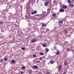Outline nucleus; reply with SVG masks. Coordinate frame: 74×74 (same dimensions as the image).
<instances>
[{
	"instance_id": "1",
	"label": "nucleus",
	"mask_w": 74,
	"mask_h": 74,
	"mask_svg": "<svg viewBox=\"0 0 74 74\" xmlns=\"http://www.w3.org/2000/svg\"><path fill=\"white\" fill-rule=\"evenodd\" d=\"M43 17L42 16V14H40V15H38V14H37V15H38L39 18H44V17H45V16H47L48 14V13H46V12H43Z\"/></svg>"
},
{
	"instance_id": "2",
	"label": "nucleus",
	"mask_w": 74,
	"mask_h": 74,
	"mask_svg": "<svg viewBox=\"0 0 74 74\" xmlns=\"http://www.w3.org/2000/svg\"><path fill=\"white\" fill-rule=\"evenodd\" d=\"M25 18L26 19H33V17L32 16H29L26 15L25 16Z\"/></svg>"
},
{
	"instance_id": "3",
	"label": "nucleus",
	"mask_w": 74,
	"mask_h": 74,
	"mask_svg": "<svg viewBox=\"0 0 74 74\" xmlns=\"http://www.w3.org/2000/svg\"><path fill=\"white\" fill-rule=\"evenodd\" d=\"M37 41V39L36 38L33 39L32 40H31V42H36Z\"/></svg>"
},
{
	"instance_id": "4",
	"label": "nucleus",
	"mask_w": 74,
	"mask_h": 74,
	"mask_svg": "<svg viewBox=\"0 0 74 74\" xmlns=\"http://www.w3.org/2000/svg\"><path fill=\"white\" fill-rule=\"evenodd\" d=\"M10 62L12 64L15 63V60L14 59H13L10 61Z\"/></svg>"
},
{
	"instance_id": "5",
	"label": "nucleus",
	"mask_w": 74,
	"mask_h": 74,
	"mask_svg": "<svg viewBox=\"0 0 74 74\" xmlns=\"http://www.w3.org/2000/svg\"><path fill=\"white\" fill-rule=\"evenodd\" d=\"M61 67H62V66L61 65H60L58 70V71H59V72H60V71H61Z\"/></svg>"
},
{
	"instance_id": "6",
	"label": "nucleus",
	"mask_w": 74,
	"mask_h": 74,
	"mask_svg": "<svg viewBox=\"0 0 74 74\" xmlns=\"http://www.w3.org/2000/svg\"><path fill=\"white\" fill-rule=\"evenodd\" d=\"M55 53H56V55H59V54L60 53V51H58L57 52H55Z\"/></svg>"
},
{
	"instance_id": "7",
	"label": "nucleus",
	"mask_w": 74,
	"mask_h": 74,
	"mask_svg": "<svg viewBox=\"0 0 74 74\" xmlns=\"http://www.w3.org/2000/svg\"><path fill=\"white\" fill-rule=\"evenodd\" d=\"M62 7L64 9H66V8H67V6L66 5H62Z\"/></svg>"
},
{
	"instance_id": "8",
	"label": "nucleus",
	"mask_w": 74,
	"mask_h": 74,
	"mask_svg": "<svg viewBox=\"0 0 74 74\" xmlns=\"http://www.w3.org/2000/svg\"><path fill=\"white\" fill-rule=\"evenodd\" d=\"M63 22V20H62L61 21H58V23H60V24L62 23V24Z\"/></svg>"
},
{
	"instance_id": "9",
	"label": "nucleus",
	"mask_w": 74,
	"mask_h": 74,
	"mask_svg": "<svg viewBox=\"0 0 74 74\" xmlns=\"http://www.w3.org/2000/svg\"><path fill=\"white\" fill-rule=\"evenodd\" d=\"M32 72L33 71H32V70H29L28 73L29 74H32Z\"/></svg>"
},
{
	"instance_id": "10",
	"label": "nucleus",
	"mask_w": 74,
	"mask_h": 74,
	"mask_svg": "<svg viewBox=\"0 0 74 74\" xmlns=\"http://www.w3.org/2000/svg\"><path fill=\"white\" fill-rule=\"evenodd\" d=\"M48 3H49V1L46 2H45V3L44 4L45 5V6L47 5L48 4Z\"/></svg>"
},
{
	"instance_id": "11",
	"label": "nucleus",
	"mask_w": 74,
	"mask_h": 74,
	"mask_svg": "<svg viewBox=\"0 0 74 74\" xmlns=\"http://www.w3.org/2000/svg\"><path fill=\"white\" fill-rule=\"evenodd\" d=\"M60 11L61 12H64V10L63 9H60Z\"/></svg>"
},
{
	"instance_id": "12",
	"label": "nucleus",
	"mask_w": 74,
	"mask_h": 74,
	"mask_svg": "<svg viewBox=\"0 0 74 74\" xmlns=\"http://www.w3.org/2000/svg\"><path fill=\"white\" fill-rule=\"evenodd\" d=\"M55 61H53L52 60H51L50 61V63L51 64H53L54 62H55Z\"/></svg>"
},
{
	"instance_id": "13",
	"label": "nucleus",
	"mask_w": 74,
	"mask_h": 74,
	"mask_svg": "<svg viewBox=\"0 0 74 74\" xmlns=\"http://www.w3.org/2000/svg\"><path fill=\"white\" fill-rule=\"evenodd\" d=\"M33 67L35 69H37L38 68V67L34 65L33 66Z\"/></svg>"
},
{
	"instance_id": "14",
	"label": "nucleus",
	"mask_w": 74,
	"mask_h": 74,
	"mask_svg": "<svg viewBox=\"0 0 74 74\" xmlns=\"http://www.w3.org/2000/svg\"><path fill=\"white\" fill-rule=\"evenodd\" d=\"M37 11L36 10H35L34 11V12H33L32 13V14H37Z\"/></svg>"
},
{
	"instance_id": "15",
	"label": "nucleus",
	"mask_w": 74,
	"mask_h": 74,
	"mask_svg": "<svg viewBox=\"0 0 74 74\" xmlns=\"http://www.w3.org/2000/svg\"><path fill=\"white\" fill-rule=\"evenodd\" d=\"M42 46L44 47H47V44H43L42 45Z\"/></svg>"
},
{
	"instance_id": "16",
	"label": "nucleus",
	"mask_w": 74,
	"mask_h": 74,
	"mask_svg": "<svg viewBox=\"0 0 74 74\" xmlns=\"http://www.w3.org/2000/svg\"><path fill=\"white\" fill-rule=\"evenodd\" d=\"M42 27H45L46 26V24L43 23L42 24Z\"/></svg>"
},
{
	"instance_id": "17",
	"label": "nucleus",
	"mask_w": 74,
	"mask_h": 74,
	"mask_svg": "<svg viewBox=\"0 0 74 74\" xmlns=\"http://www.w3.org/2000/svg\"><path fill=\"white\" fill-rule=\"evenodd\" d=\"M69 6H70L71 7H73L74 6V5L73 4H69Z\"/></svg>"
},
{
	"instance_id": "18",
	"label": "nucleus",
	"mask_w": 74,
	"mask_h": 74,
	"mask_svg": "<svg viewBox=\"0 0 74 74\" xmlns=\"http://www.w3.org/2000/svg\"><path fill=\"white\" fill-rule=\"evenodd\" d=\"M64 32L65 33H68V31H67V30L66 29L65 30Z\"/></svg>"
},
{
	"instance_id": "19",
	"label": "nucleus",
	"mask_w": 74,
	"mask_h": 74,
	"mask_svg": "<svg viewBox=\"0 0 74 74\" xmlns=\"http://www.w3.org/2000/svg\"><path fill=\"white\" fill-rule=\"evenodd\" d=\"M52 15L53 16H54V17H56V15L55 14H53Z\"/></svg>"
},
{
	"instance_id": "20",
	"label": "nucleus",
	"mask_w": 74,
	"mask_h": 74,
	"mask_svg": "<svg viewBox=\"0 0 74 74\" xmlns=\"http://www.w3.org/2000/svg\"><path fill=\"white\" fill-rule=\"evenodd\" d=\"M4 61H5V62H7V61L8 59L6 58H4Z\"/></svg>"
},
{
	"instance_id": "21",
	"label": "nucleus",
	"mask_w": 74,
	"mask_h": 74,
	"mask_svg": "<svg viewBox=\"0 0 74 74\" xmlns=\"http://www.w3.org/2000/svg\"><path fill=\"white\" fill-rule=\"evenodd\" d=\"M21 68L22 70H25V67L24 66H23L21 67Z\"/></svg>"
},
{
	"instance_id": "22",
	"label": "nucleus",
	"mask_w": 74,
	"mask_h": 74,
	"mask_svg": "<svg viewBox=\"0 0 74 74\" xmlns=\"http://www.w3.org/2000/svg\"><path fill=\"white\" fill-rule=\"evenodd\" d=\"M49 49H48L47 48H46V52H48L49 51Z\"/></svg>"
},
{
	"instance_id": "23",
	"label": "nucleus",
	"mask_w": 74,
	"mask_h": 74,
	"mask_svg": "<svg viewBox=\"0 0 74 74\" xmlns=\"http://www.w3.org/2000/svg\"><path fill=\"white\" fill-rule=\"evenodd\" d=\"M39 54L41 55H44V53H39Z\"/></svg>"
},
{
	"instance_id": "24",
	"label": "nucleus",
	"mask_w": 74,
	"mask_h": 74,
	"mask_svg": "<svg viewBox=\"0 0 74 74\" xmlns=\"http://www.w3.org/2000/svg\"><path fill=\"white\" fill-rule=\"evenodd\" d=\"M2 62H4V61H3V59H2L0 61V63H2Z\"/></svg>"
},
{
	"instance_id": "25",
	"label": "nucleus",
	"mask_w": 74,
	"mask_h": 74,
	"mask_svg": "<svg viewBox=\"0 0 74 74\" xmlns=\"http://www.w3.org/2000/svg\"><path fill=\"white\" fill-rule=\"evenodd\" d=\"M68 1L69 4L71 3V1H70V0H68Z\"/></svg>"
},
{
	"instance_id": "26",
	"label": "nucleus",
	"mask_w": 74,
	"mask_h": 74,
	"mask_svg": "<svg viewBox=\"0 0 74 74\" xmlns=\"http://www.w3.org/2000/svg\"><path fill=\"white\" fill-rule=\"evenodd\" d=\"M33 58H36V54L33 55Z\"/></svg>"
},
{
	"instance_id": "27",
	"label": "nucleus",
	"mask_w": 74,
	"mask_h": 74,
	"mask_svg": "<svg viewBox=\"0 0 74 74\" xmlns=\"http://www.w3.org/2000/svg\"><path fill=\"white\" fill-rule=\"evenodd\" d=\"M39 60H43V59H42V57L39 58Z\"/></svg>"
},
{
	"instance_id": "28",
	"label": "nucleus",
	"mask_w": 74,
	"mask_h": 74,
	"mask_svg": "<svg viewBox=\"0 0 74 74\" xmlns=\"http://www.w3.org/2000/svg\"><path fill=\"white\" fill-rule=\"evenodd\" d=\"M22 50H23V51H25V48L24 47H22L21 48Z\"/></svg>"
},
{
	"instance_id": "29",
	"label": "nucleus",
	"mask_w": 74,
	"mask_h": 74,
	"mask_svg": "<svg viewBox=\"0 0 74 74\" xmlns=\"http://www.w3.org/2000/svg\"><path fill=\"white\" fill-rule=\"evenodd\" d=\"M54 49L55 50H56L57 49V47L56 46H54Z\"/></svg>"
},
{
	"instance_id": "30",
	"label": "nucleus",
	"mask_w": 74,
	"mask_h": 74,
	"mask_svg": "<svg viewBox=\"0 0 74 74\" xmlns=\"http://www.w3.org/2000/svg\"><path fill=\"white\" fill-rule=\"evenodd\" d=\"M46 74H51V73L48 71L47 72Z\"/></svg>"
},
{
	"instance_id": "31",
	"label": "nucleus",
	"mask_w": 74,
	"mask_h": 74,
	"mask_svg": "<svg viewBox=\"0 0 74 74\" xmlns=\"http://www.w3.org/2000/svg\"><path fill=\"white\" fill-rule=\"evenodd\" d=\"M64 66H66V65H67V63H66V62H65L64 63Z\"/></svg>"
},
{
	"instance_id": "32",
	"label": "nucleus",
	"mask_w": 74,
	"mask_h": 74,
	"mask_svg": "<svg viewBox=\"0 0 74 74\" xmlns=\"http://www.w3.org/2000/svg\"><path fill=\"white\" fill-rule=\"evenodd\" d=\"M67 51H70V48H68L67 49Z\"/></svg>"
},
{
	"instance_id": "33",
	"label": "nucleus",
	"mask_w": 74,
	"mask_h": 74,
	"mask_svg": "<svg viewBox=\"0 0 74 74\" xmlns=\"http://www.w3.org/2000/svg\"><path fill=\"white\" fill-rule=\"evenodd\" d=\"M24 72H23V71H21V72H20V73L21 74H23V73H24Z\"/></svg>"
},
{
	"instance_id": "34",
	"label": "nucleus",
	"mask_w": 74,
	"mask_h": 74,
	"mask_svg": "<svg viewBox=\"0 0 74 74\" xmlns=\"http://www.w3.org/2000/svg\"><path fill=\"white\" fill-rule=\"evenodd\" d=\"M14 25L15 27H18V25H17L16 24H15Z\"/></svg>"
},
{
	"instance_id": "35",
	"label": "nucleus",
	"mask_w": 74,
	"mask_h": 74,
	"mask_svg": "<svg viewBox=\"0 0 74 74\" xmlns=\"http://www.w3.org/2000/svg\"><path fill=\"white\" fill-rule=\"evenodd\" d=\"M16 22H17V23H19V20H17L16 21Z\"/></svg>"
},
{
	"instance_id": "36",
	"label": "nucleus",
	"mask_w": 74,
	"mask_h": 74,
	"mask_svg": "<svg viewBox=\"0 0 74 74\" xmlns=\"http://www.w3.org/2000/svg\"><path fill=\"white\" fill-rule=\"evenodd\" d=\"M56 2V0H55L54 1H53V3H55Z\"/></svg>"
},
{
	"instance_id": "37",
	"label": "nucleus",
	"mask_w": 74,
	"mask_h": 74,
	"mask_svg": "<svg viewBox=\"0 0 74 74\" xmlns=\"http://www.w3.org/2000/svg\"><path fill=\"white\" fill-rule=\"evenodd\" d=\"M40 61H39V60H38L37 61V63H40Z\"/></svg>"
},
{
	"instance_id": "38",
	"label": "nucleus",
	"mask_w": 74,
	"mask_h": 74,
	"mask_svg": "<svg viewBox=\"0 0 74 74\" xmlns=\"http://www.w3.org/2000/svg\"><path fill=\"white\" fill-rule=\"evenodd\" d=\"M21 2H23L24 1V0H21Z\"/></svg>"
},
{
	"instance_id": "39",
	"label": "nucleus",
	"mask_w": 74,
	"mask_h": 74,
	"mask_svg": "<svg viewBox=\"0 0 74 74\" xmlns=\"http://www.w3.org/2000/svg\"><path fill=\"white\" fill-rule=\"evenodd\" d=\"M0 24H2V21L0 22Z\"/></svg>"
},
{
	"instance_id": "40",
	"label": "nucleus",
	"mask_w": 74,
	"mask_h": 74,
	"mask_svg": "<svg viewBox=\"0 0 74 74\" xmlns=\"http://www.w3.org/2000/svg\"><path fill=\"white\" fill-rule=\"evenodd\" d=\"M44 58H45V56L42 57V59H44Z\"/></svg>"
},
{
	"instance_id": "41",
	"label": "nucleus",
	"mask_w": 74,
	"mask_h": 74,
	"mask_svg": "<svg viewBox=\"0 0 74 74\" xmlns=\"http://www.w3.org/2000/svg\"><path fill=\"white\" fill-rule=\"evenodd\" d=\"M49 11V8H48L47 9V12H48Z\"/></svg>"
},
{
	"instance_id": "42",
	"label": "nucleus",
	"mask_w": 74,
	"mask_h": 74,
	"mask_svg": "<svg viewBox=\"0 0 74 74\" xmlns=\"http://www.w3.org/2000/svg\"><path fill=\"white\" fill-rule=\"evenodd\" d=\"M0 74H3V73H1Z\"/></svg>"
},
{
	"instance_id": "43",
	"label": "nucleus",
	"mask_w": 74,
	"mask_h": 74,
	"mask_svg": "<svg viewBox=\"0 0 74 74\" xmlns=\"http://www.w3.org/2000/svg\"><path fill=\"white\" fill-rule=\"evenodd\" d=\"M15 0H12V1H14Z\"/></svg>"
},
{
	"instance_id": "44",
	"label": "nucleus",
	"mask_w": 74,
	"mask_h": 74,
	"mask_svg": "<svg viewBox=\"0 0 74 74\" xmlns=\"http://www.w3.org/2000/svg\"><path fill=\"white\" fill-rule=\"evenodd\" d=\"M47 30H49V29H47Z\"/></svg>"
}]
</instances>
